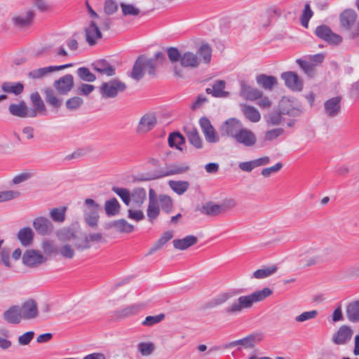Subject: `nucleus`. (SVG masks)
<instances>
[{
	"mask_svg": "<svg viewBox=\"0 0 359 359\" xmlns=\"http://www.w3.org/2000/svg\"><path fill=\"white\" fill-rule=\"evenodd\" d=\"M166 61V57L162 52H157L154 55V58H148L145 55H140L135 62L130 76L136 80H141L144 75V71L151 76H156V69Z\"/></svg>",
	"mask_w": 359,
	"mask_h": 359,
	"instance_id": "nucleus-1",
	"label": "nucleus"
},
{
	"mask_svg": "<svg viewBox=\"0 0 359 359\" xmlns=\"http://www.w3.org/2000/svg\"><path fill=\"white\" fill-rule=\"evenodd\" d=\"M271 294L272 290L270 288L264 287L248 295L241 296L225 309V312L229 315L241 313L244 309L252 308L254 303L264 300Z\"/></svg>",
	"mask_w": 359,
	"mask_h": 359,
	"instance_id": "nucleus-2",
	"label": "nucleus"
},
{
	"mask_svg": "<svg viewBox=\"0 0 359 359\" xmlns=\"http://www.w3.org/2000/svg\"><path fill=\"white\" fill-rule=\"evenodd\" d=\"M358 15L353 9H345L339 15L341 27L349 31V38L356 39L359 38V20L357 21Z\"/></svg>",
	"mask_w": 359,
	"mask_h": 359,
	"instance_id": "nucleus-3",
	"label": "nucleus"
},
{
	"mask_svg": "<svg viewBox=\"0 0 359 359\" xmlns=\"http://www.w3.org/2000/svg\"><path fill=\"white\" fill-rule=\"evenodd\" d=\"M100 205L93 199L86 198L83 205V218L86 224L90 228L95 229L98 225L99 211Z\"/></svg>",
	"mask_w": 359,
	"mask_h": 359,
	"instance_id": "nucleus-4",
	"label": "nucleus"
},
{
	"mask_svg": "<svg viewBox=\"0 0 359 359\" xmlns=\"http://www.w3.org/2000/svg\"><path fill=\"white\" fill-rule=\"evenodd\" d=\"M126 89V85L125 83L114 79L108 82L103 83L100 87L99 92L102 98H114Z\"/></svg>",
	"mask_w": 359,
	"mask_h": 359,
	"instance_id": "nucleus-5",
	"label": "nucleus"
},
{
	"mask_svg": "<svg viewBox=\"0 0 359 359\" xmlns=\"http://www.w3.org/2000/svg\"><path fill=\"white\" fill-rule=\"evenodd\" d=\"M315 34L331 45H338L342 41V37L334 33L330 27L325 25L318 26L315 29Z\"/></svg>",
	"mask_w": 359,
	"mask_h": 359,
	"instance_id": "nucleus-6",
	"label": "nucleus"
},
{
	"mask_svg": "<svg viewBox=\"0 0 359 359\" xmlns=\"http://www.w3.org/2000/svg\"><path fill=\"white\" fill-rule=\"evenodd\" d=\"M22 263L30 268H36L47 261L39 251L35 250H27L23 254Z\"/></svg>",
	"mask_w": 359,
	"mask_h": 359,
	"instance_id": "nucleus-7",
	"label": "nucleus"
},
{
	"mask_svg": "<svg viewBox=\"0 0 359 359\" xmlns=\"http://www.w3.org/2000/svg\"><path fill=\"white\" fill-rule=\"evenodd\" d=\"M74 85V77L72 74H67L53 83V87L60 95H67L73 88Z\"/></svg>",
	"mask_w": 359,
	"mask_h": 359,
	"instance_id": "nucleus-8",
	"label": "nucleus"
},
{
	"mask_svg": "<svg viewBox=\"0 0 359 359\" xmlns=\"http://www.w3.org/2000/svg\"><path fill=\"white\" fill-rule=\"evenodd\" d=\"M34 17V12L29 10L25 13L13 16L12 18V22L15 27L19 29H27L32 25Z\"/></svg>",
	"mask_w": 359,
	"mask_h": 359,
	"instance_id": "nucleus-9",
	"label": "nucleus"
},
{
	"mask_svg": "<svg viewBox=\"0 0 359 359\" xmlns=\"http://www.w3.org/2000/svg\"><path fill=\"white\" fill-rule=\"evenodd\" d=\"M280 77L284 81L285 85L292 90L302 91L303 89V81L297 73L285 72L281 74Z\"/></svg>",
	"mask_w": 359,
	"mask_h": 359,
	"instance_id": "nucleus-10",
	"label": "nucleus"
},
{
	"mask_svg": "<svg viewBox=\"0 0 359 359\" xmlns=\"http://www.w3.org/2000/svg\"><path fill=\"white\" fill-rule=\"evenodd\" d=\"M33 227L36 232L41 236H48L54 231V226L48 218L38 217L33 221Z\"/></svg>",
	"mask_w": 359,
	"mask_h": 359,
	"instance_id": "nucleus-11",
	"label": "nucleus"
},
{
	"mask_svg": "<svg viewBox=\"0 0 359 359\" xmlns=\"http://www.w3.org/2000/svg\"><path fill=\"white\" fill-rule=\"evenodd\" d=\"M242 128L243 126L238 120L231 118L226 120L222 125L220 133L222 136H229L234 138Z\"/></svg>",
	"mask_w": 359,
	"mask_h": 359,
	"instance_id": "nucleus-12",
	"label": "nucleus"
},
{
	"mask_svg": "<svg viewBox=\"0 0 359 359\" xmlns=\"http://www.w3.org/2000/svg\"><path fill=\"white\" fill-rule=\"evenodd\" d=\"M157 120L154 114H144L140 118L136 128V133L140 135L151 131L156 125Z\"/></svg>",
	"mask_w": 359,
	"mask_h": 359,
	"instance_id": "nucleus-13",
	"label": "nucleus"
},
{
	"mask_svg": "<svg viewBox=\"0 0 359 359\" xmlns=\"http://www.w3.org/2000/svg\"><path fill=\"white\" fill-rule=\"evenodd\" d=\"M44 99L47 104L53 111H59L63 105V99L58 96L55 90L50 88L43 90Z\"/></svg>",
	"mask_w": 359,
	"mask_h": 359,
	"instance_id": "nucleus-14",
	"label": "nucleus"
},
{
	"mask_svg": "<svg viewBox=\"0 0 359 359\" xmlns=\"http://www.w3.org/2000/svg\"><path fill=\"white\" fill-rule=\"evenodd\" d=\"M240 95L245 100H256L263 95L261 90L248 85L244 81H240Z\"/></svg>",
	"mask_w": 359,
	"mask_h": 359,
	"instance_id": "nucleus-15",
	"label": "nucleus"
},
{
	"mask_svg": "<svg viewBox=\"0 0 359 359\" xmlns=\"http://www.w3.org/2000/svg\"><path fill=\"white\" fill-rule=\"evenodd\" d=\"M20 309L22 320H31L38 316L37 303L34 299L25 302Z\"/></svg>",
	"mask_w": 359,
	"mask_h": 359,
	"instance_id": "nucleus-16",
	"label": "nucleus"
},
{
	"mask_svg": "<svg viewBox=\"0 0 359 359\" xmlns=\"http://www.w3.org/2000/svg\"><path fill=\"white\" fill-rule=\"evenodd\" d=\"M353 334V330L349 326L342 325L332 336V342L336 345L346 344L351 340Z\"/></svg>",
	"mask_w": 359,
	"mask_h": 359,
	"instance_id": "nucleus-17",
	"label": "nucleus"
},
{
	"mask_svg": "<svg viewBox=\"0 0 359 359\" xmlns=\"http://www.w3.org/2000/svg\"><path fill=\"white\" fill-rule=\"evenodd\" d=\"M235 140L245 147H251L257 142V137L253 132L245 128H241L236 137Z\"/></svg>",
	"mask_w": 359,
	"mask_h": 359,
	"instance_id": "nucleus-18",
	"label": "nucleus"
},
{
	"mask_svg": "<svg viewBox=\"0 0 359 359\" xmlns=\"http://www.w3.org/2000/svg\"><path fill=\"white\" fill-rule=\"evenodd\" d=\"M72 66V64L69 63L66 65H59V66H49L46 67H42L39 69H34L28 73L29 78L33 79H41L45 76H46L49 73H52L55 71L62 70Z\"/></svg>",
	"mask_w": 359,
	"mask_h": 359,
	"instance_id": "nucleus-19",
	"label": "nucleus"
},
{
	"mask_svg": "<svg viewBox=\"0 0 359 359\" xmlns=\"http://www.w3.org/2000/svg\"><path fill=\"white\" fill-rule=\"evenodd\" d=\"M225 87V81L216 80L210 87L206 88L205 92L208 94H211L215 97H227L229 93L224 90Z\"/></svg>",
	"mask_w": 359,
	"mask_h": 359,
	"instance_id": "nucleus-20",
	"label": "nucleus"
},
{
	"mask_svg": "<svg viewBox=\"0 0 359 359\" xmlns=\"http://www.w3.org/2000/svg\"><path fill=\"white\" fill-rule=\"evenodd\" d=\"M86 42L90 46H94L97 40L102 38V33L100 28L94 21L90 22L89 26L85 29Z\"/></svg>",
	"mask_w": 359,
	"mask_h": 359,
	"instance_id": "nucleus-21",
	"label": "nucleus"
},
{
	"mask_svg": "<svg viewBox=\"0 0 359 359\" xmlns=\"http://www.w3.org/2000/svg\"><path fill=\"white\" fill-rule=\"evenodd\" d=\"M4 319L10 324H18L22 320L20 306L13 305L4 311Z\"/></svg>",
	"mask_w": 359,
	"mask_h": 359,
	"instance_id": "nucleus-22",
	"label": "nucleus"
},
{
	"mask_svg": "<svg viewBox=\"0 0 359 359\" xmlns=\"http://www.w3.org/2000/svg\"><path fill=\"white\" fill-rule=\"evenodd\" d=\"M144 306L142 304H135L130 306H128L123 309H118L114 311V316L116 318H126L128 317H130L131 316H133L135 314H137L140 311L143 309Z\"/></svg>",
	"mask_w": 359,
	"mask_h": 359,
	"instance_id": "nucleus-23",
	"label": "nucleus"
},
{
	"mask_svg": "<svg viewBox=\"0 0 359 359\" xmlns=\"http://www.w3.org/2000/svg\"><path fill=\"white\" fill-rule=\"evenodd\" d=\"M92 67L93 69L102 74L111 76L116 74V68L105 60L95 62Z\"/></svg>",
	"mask_w": 359,
	"mask_h": 359,
	"instance_id": "nucleus-24",
	"label": "nucleus"
},
{
	"mask_svg": "<svg viewBox=\"0 0 359 359\" xmlns=\"http://www.w3.org/2000/svg\"><path fill=\"white\" fill-rule=\"evenodd\" d=\"M256 82L266 90H271L273 87L278 85V79L276 76L264 74H258L256 76Z\"/></svg>",
	"mask_w": 359,
	"mask_h": 359,
	"instance_id": "nucleus-25",
	"label": "nucleus"
},
{
	"mask_svg": "<svg viewBox=\"0 0 359 359\" xmlns=\"http://www.w3.org/2000/svg\"><path fill=\"white\" fill-rule=\"evenodd\" d=\"M198 242L196 236L193 235L187 236L182 239H175L172 241L173 246L175 249L180 250H185L189 248L196 245Z\"/></svg>",
	"mask_w": 359,
	"mask_h": 359,
	"instance_id": "nucleus-26",
	"label": "nucleus"
},
{
	"mask_svg": "<svg viewBox=\"0 0 359 359\" xmlns=\"http://www.w3.org/2000/svg\"><path fill=\"white\" fill-rule=\"evenodd\" d=\"M34 236V233L32 229L29 226L22 228L17 234L18 239L21 245L25 247H28L32 244Z\"/></svg>",
	"mask_w": 359,
	"mask_h": 359,
	"instance_id": "nucleus-27",
	"label": "nucleus"
},
{
	"mask_svg": "<svg viewBox=\"0 0 359 359\" xmlns=\"http://www.w3.org/2000/svg\"><path fill=\"white\" fill-rule=\"evenodd\" d=\"M180 65L184 67H192L196 68L199 65L198 57L196 54L187 51L182 54Z\"/></svg>",
	"mask_w": 359,
	"mask_h": 359,
	"instance_id": "nucleus-28",
	"label": "nucleus"
},
{
	"mask_svg": "<svg viewBox=\"0 0 359 359\" xmlns=\"http://www.w3.org/2000/svg\"><path fill=\"white\" fill-rule=\"evenodd\" d=\"M147 198L146 190L142 187H137L133 189L130 193V201L135 205L136 207L140 208L144 203Z\"/></svg>",
	"mask_w": 359,
	"mask_h": 359,
	"instance_id": "nucleus-29",
	"label": "nucleus"
},
{
	"mask_svg": "<svg viewBox=\"0 0 359 359\" xmlns=\"http://www.w3.org/2000/svg\"><path fill=\"white\" fill-rule=\"evenodd\" d=\"M189 170V165H185V164L172 165L168 169L166 172L165 174L161 175V177L173 175H179V174L186 172ZM158 177H160V176L147 177V178L144 179V180H151L157 179Z\"/></svg>",
	"mask_w": 359,
	"mask_h": 359,
	"instance_id": "nucleus-30",
	"label": "nucleus"
},
{
	"mask_svg": "<svg viewBox=\"0 0 359 359\" xmlns=\"http://www.w3.org/2000/svg\"><path fill=\"white\" fill-rule=\"evenodd\" d=\"M346 313L349 321L359 322V300L351 302L346 307Z\"/></svg>",
	"mask_w": 359,
	"mask_h": 359,
	"instance_id": "nucleus-31",
	"label": "nucleus"
},
{
	"mask_svg": "<svg viewBox=\"0 0 359 359\" xmlns=\"http://www.w3.org/2000/svg\"><path fill=\"white\" fill-rule=\"evenodd\" d=\"M2 91L7 93H13L15 95H20L24 90V86L20 82H4L1 84Z\"/></svg>",
	"mask_w": 359,
	"mask_h": 359,
	"instance_id": "nucleus-32",
	"label": "nucleus"
},
{
	"mask_svg": "<svg viewBox=\"0 0 359 359\" xmlns=\"http://www.w3.org/2000/svg\"><path fill=\"white\" fill-rule=\"evenodd\" d=\"M262 334L259 333H253L243 339H239L240 346L244 348H250L255 346L262 339Z\"/></svg>",
	"mask_w": 359,
	"mask_h": 359,
	"instance_id": "nucleus-33",
	"label": "nucleus"
},
{
	"mask_svg": "<svg viewBox=\"0 0 359 359\" xmlns=\"http://www.w3.org/2000/svg\"><path fill=\"white\" fill-rule=\"evenodd\" d=\"M168 141L170 147L182 151L181 146L185 143V138L180 132H173L169 135Z\"/></svg>",
	"mask_w": 359,
	"mask_h": 359,
	"instance_id": "nucleus-34",
	"label": "nucleus"
},
{
	"mask_svg": "<svg viewBox=\"0 0 359 359\" xmlns=\"http://www.w3.org/2000/svg\"><path fill=\"white\" fill-rule=\"evenodd\" d=\"M121 205L116 198L107 201L104 203V210L107 216L116 215L120 211Z\"/></svg>",
	"mask_w": 359,
	"mask_h": 359,
	"instance_id": "nucleus-35",
	"label": "nucleus"
},
{
	"mask_svg": "<svg viewBox=\"0 0 359 359\" xmlns=\"http://www.w3.org/2000/svg\"><path fill=\"white\" fill-rule=\"evenodd\" d=\"M112 226L116 229V231L120 233H130L134 231V226L128 223L124 219L114 221L112 224Z\"/></svg>",
	"mask_w": 359,
	"mask_h": 359,
	"instance_id": "nucleus-36",
	"label": "nucleus"
},
{
	"mask_svg": "<svg viewBox=\"0 0 359 359\" xmlns=\"http://www.w3.org/2000/svg\"><path fill=\"white\" fill-rule=\"evenodd\" d=\"M341 97L337 96L327 100L324 107L327 112H339L341 110Z\"/></svg>",
	"mask_w": 359,
	"mask_h": 359,
	"instance_id": "nucleus-37",
	"label": "nucleus"
},
{
	"mask_svg": "<svg viewBox=\"0 0 359 359\" xmlns=\"http://www.w3.org/2000/svg\"><path fill=\"white\" fill-rule=\"evenodd\" d=\"M67 207L54 208L50 210V217L55 222L62 223L65 220Z\"/></svg>",
	"mask_w": 359,
	"mask_h": 359,
	"instance_id": "nucleus-38",
	"label": "nucleus"
},
{
	"mask_svg": "<svg viewBox=\"0 0 359 359\" xmlns=\"http://www.w3.org/2000/svg\"><path fill=\"white\" fill-rule=\"evenodd\" d=\"M201 212L203 215L216 216L222 212V206L210 202L201 208Z\"/></svg>",
	"mask_w": 359,
	"mask_h": 359,
	"instance_id": "nucleus-39",
	"label": "nucleus"
},
{
	"mask_svg": "<svg viewBox=\"0 0 359 359\" xmlns=\"http://www.w3.org/2000/svg\"><path fill=\"white\" fill-rule=\"evenodd\" d=\"M168 184L170 187L178 195L183 194L189 187V183L187 181L170 180Z\"/></svg>",
	"mask_w": 359,
	"mask_h": 359,
	"instance_id": "nucleus-40",
	"label": "nucleus"
},
{
	"mask_svg": "<svg viewBox=\"0 0 359 359\" xmlns=\"http://www.w3.org/2000/svg\"><path fill=\"white\" fill-rule=\"evenodd\" d=\"M277 269L278 268L276 266H271L256 270L252 274V278L262 279L269 277L276 273Z\"/></svg>",
	"mask_w": 359,
	"mask_h": 359,
	"instance_id": "nucleus-41",
	"label": "nucleus"
},
{
	"mask_svg": "<svg viewBox=\"0 0 359 359\" xmlns=\"http://www.w3.org/2000/svg\"><path fill=\"white\" fill-rule=\"evenodd\" d=\"M231 296L232 295L230 293H222L212 299L211 301L208 302L205 304V308L212 309L219 305H221L225 303L229 299H230Z\"/></svg>",
	"mask_w": 359,
	"mask_h": 359,
	"instance_id": "nucleus-42",
	"label": "nucleus"
},
{
	"mask_svg": "<svg viewBox=\"0 0 359 359\" xmlns=\"http://www.w3.org/2000/svg\"><path fill=\"white\" fill-rule=\"evenodd\" d=\"M297 63L309 78H313L314 76L316 74V69L313 63L302 59H297Z\"/></svg>",
	"mask_w": 359,
	"mask_h": 359,
	"instance_id": "nucleus-43",
	"label": "nucleus"
},
{
	"mask_svg": "<svg viewBox=\"0 0 359 359\" xmlns=\"http://www.w3.org/2000/svg\"><path fill=\"white\" fill-rule=\"evenodd\" d=\"M187 137L189 142L196 149L203 147V141L198 131L196 129H191L187 133Z\"/></svg>",
	"mask_w": 359,
	"mask_h": 359,
	"instance_id": "nucleus-44",
	"label": "nucleus"
},
{
	"mask_svg": "<svg viewBox=\"0 0 359 359\" xmlns=\"http://www.w3.org/2000/svg\"><path fill=\"white\" fill-rule=\"evenodd\" d=\"M78 76L81 80L87 82H93L96 80V76L88 68L82 67H79L76 71Z\"/></svg>",
	"mask_w": 359,
	"mask_h": 359,
	"instance_id": "nucleus-45",
	"label": "nucleus"
},
{
	"mask_svg": "<svg viewBox=\"0 0 359 359\" xmlns=\"http://www.w3.org/2000/svg\"><path fill=\"white\" fill-rule=\"evenodd\" d=\"M30 99L33 107L39 111H45L46 107L43 100L38 92L32 93Z\"/></svg>",
	"mask_w": 359,
	"mask_h": 359,
	"instance_id": "nucleus-46",
	"label": "nucleus"
},
{
	"mask_svg": "<svg viewBox=\"0 0 359 359\" xmlns=\"http://www.w3.org/2000/svg\"><path fill=\"white\" fill-rule=\"evenodd\" d=\"M115 194H116L126 205H129L130 203V193L125 188H120L117 187H113L111 189Z\"/></svg>",
	"mask_w": 359,
	"mask_h": 359,
	"instance_id": "nucleus-47",
	"label": "nucleus"
},
{
	"mask_svg": "<svg viewBox=\"0 0 359 359\" xmlns=\"http://www.w3.org/2000/svg\"><path fill=\"white\" fill-rule=\"evenodd\" d=\"M137 348L142 355L148 356L153 353L155 346L152 342H141L137 345Z\"/></svg>",
	"mask_w": 359,
	"mask_h": 359,
	"instance_id": "nucleus-48",
	"label": "nucleus"
},
{
	"mask_svg": "<svg viewBox=\"0 0 359 359\" xmlns=\"http://www.w3.org/2000/svg\"><path fill=\"white\" fill-rule=\"evenodd\" d=\"M83 104V99L78 96L72 97L65 102L67 109L69 111L77 110Z\"/></svg>",
	"mask_w": 359,
	"mask_h": 359,
	"instance_id": "nucleus-49",
	"label": "nucleus"
},
{
	"mask_svg": "<svg viewBox=\"0 0 359 359\" xmlns=\"http://www.w3.org/2000/svg\"><path fill=\"white\" fill-rule=\"evenodd\" d=\"M197 53L203 58L205 63H209L212 57V49L208 44H203L198 49Z\"/></svg>",
	"mask_w": 359,
	"mask_h": 359,
	"instance_id": "nucleus-50",
	"label": "nucleus"
},
{
	"mask_svg": "<svg viewBox=\"0 0 359 359\" xmlns=\"http://www.w3.org/2000/svg\"><path fill=\"white\" fill-rule=\"evenodd\" d=\"M281 115L282 114H269L265 116L264 118L269 125L284 124L285 118H283Z\"/></svg>",
	"mask_w": 359,
	"mask_h": 359,
	"instance_id": "nucleus-51",
	"label": "nucleus"
},
{
	"mask_svg": "<svg viewBox=\"0 0 359 359\" xmlns=\"http://www.w3.org/2000/svg\"><path fill=\"white\" fill-rule=\"evenodd\" d=\"M165 318V314L160 313L156 316H149L142 321V325L146 327H151L159 323Z\"/></svg>",
	"mask_w": 359,
	"mask_h": 359,
	"instance_id": "nucleus-52",
	"label": "nucleus"
},
{
	"mask_svg": "<svg viewBox=\"0 0 359 359\" xmlns=\"http://www.w3.org/2000/svg\"><path fill=\"white\" fill-rule=\"evenodd\" d=\"M160 209L157 203H149L147 214L149 220L153 223L154 220L159 215Z\"/></svg>",
	"mask_w": 359,
	"mask_h": 359,
	"instance_id": "nucleus-53",
	"label": "nucleus"
},
{
	"mask_svg": "<svg viewBox=\"0 0 359 359\" xmlns=\"http://www.w3.org/2000/svg\"><path fill=\"white\" fill-rule=\"evenodd\" d=\"M59 254L64 258L71 259L75 255V252L73 247L69 244L62 245L58 249Z\"/></svg>",
	"mask_w": 359,
	"mask_h": 359,
	"instance_id": "nucleus-54",
	"label": "nucleus"
},
{
	"mask_svg": "<svg viewBox=\"0 0 359 359\" xmlns=\"http://www.w3.org/2000/svg\"><path fill=\"white\" fill-rule=\"evenodd\" d=\"M168 57L172 64H175L177 62H180L182 54L180 50L175 47H170L167 49Z\"/></svg>",
	"mask_w": 359,
	"mask_h": 359,
	"instance_id": "nucleus-55",
	"label": "nucleus"
},
{
	"mask_svg": "<svg viewBox=\"0 0 359 359\" xmlns=\"http://www.w3.org/2000/svg\"><path fill=\"white\" fill-rule=\"evenodd\" d=\"M74 245L78 250L81 251L89 249L91 247L90 243H89L88 238L86 237V235H84L82 237L79 236L77 239L74 242Z\"/></svg>",
	"mask_w": 359,
	"mask_h": 359,
	"instance_id": "nucleus-56",
	"label": "nucleus"
},
{
	"mask_svg": "<svg viewBox=\"0 0 359 359\" xmlns=\"http://www.w3.org/2000/svg\"><path fill=\"white\" fill-rule=\"evenodd\" d=\"M318 315V312L316 310H312L309 311H305L301 313L300 315L295 317V320L297 322H304L309 320L316 318Z\"/></svg>",
	"mask_w": 359,
	"mask_h": 359,
	"instance_id": "nucleus-57",
	"label": "nucleus"
},
{
	"mask_svg": "<svg viewBox=\"0 0 359 359\" xmlns=\"http://www.w3.org/2000/svg\"><path fill=\"white\" fill-rule=\"evenodd\" d=\"M120 6L124 15H137L140 13V9L135 8L132 4L121 3Z\"/></svg>",
	"mask_w": 359,
	"mask_h": 359,
	"instance_id": "nucleus-58",
	"label": "nucleus"
},
{
	"mask_svg": "<svg viewBox=\"0 0 359 359\" xmlns=\"http://www.w3.org/2000/svg\"><path fill=\"white\" fill-rule=\"evenodd\" d=\"M160 204L162 210L166 212H170L172 208V201L168 196L163 195L160 196Z\"/></svg>",
	"mask_w": 359,
	"mask_h": 359,
	"instance_id": "nucleus-59",
	"label": "nucleus"
},
{
	"mask_svg": "<svg viewBox=\"0 0 359 359\" xmlns=\"http://www.w3.org/2000/svg\"><path fill=\"white\" fill-rule=\"evenodd\" d=\"M313 15V11L311 9L310 5L309 4H306L303 13L301 17V23L302 26L307 27L309 21Z\"/></svg>",
	"mask_w": 359,
	"mask_h": 359,
	"instance_id": "nucleus-60",
	"label": "nucleus"
},
{
	"mask_svg": "<svg viewBox=\"0 0 359 359\" xmlns=\"http://www.w3.org/2000/svg\"><path fill=\"white\" fill-rule=\"evenodd\" d=\"M20 194V192L18 191L8 190L0 191V203L16 198Z\"/></svg>",
	"mask_w": 359,
	"mask_h": 359,
	"instance_id": "nucleus-61",
	"label": "nucleus"
},
{
	"mask_svg": "<svg viewBox=\"0 0 359 359\" xmlns=\"http://www.w3.org/2000/svg\"><path fill=\"white\" fill-rule=\"evenodd\" d=\"M283 133L284 130L280 128L267 130L264 134V140L266 141H272L280 136Z\"/></svg>",
	"mask_w": 359,
	"mask_h": 359,
	"instance_id": "nucleus-62",
	"label": "nucleus"
},
{
	"mask_svg": "<svg viewBox=\"0 0 359 359\" xmlns=\"http://www.w3.org/2000/svg\"><path fill=\"white\" fill-rule=\"evenodd\" d=\"M205 140L207 142L210 143H215L219 142V135L217 134L215 128L212 127L209 128L208 130L203 132Z\"/></svg>",
	"mask_w": 359,
	"mask_h": 359,
	"instance_id": "nucleus-63",
	"label": "nucleus"
},
{
	"mask_svg": "<svg viewBox=\"0 0 359 359\" xmlns=\"http://www.w3.org/2000/svg\"><path fill=\"white\" fill-rule=\"evenodd\" d=\"M282 168L283 163L279 162L271 167L262 169L261 173L264 177H269L271 174L278 172Z\"/></svg>",
	"mask_w": 359,
	"mask_h": 359,
	"instance_id": "nucleus-64",
	"label": "nucleus"
}]
</instances>
